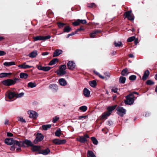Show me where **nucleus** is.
Wrapping results in <instances>:
<instances>
[{
	"mask_svg": "<svg viewBox=\"0 0 157 157\" xmlns=\"http://www.w3.org/2000/svg\"><path fill=\"white\" fill-rule=\"evenodd\" d=\"M20 79L15 78L13 79H8L2 81L1 83L3 85L6 86L13 85L15 83L19 82Z\"/></svg>",
	"mask_w": 157,
	"mask_h": 157,
	"instance_id": "1",
	"label": "nucleus"
},
{
	"mask_svg": "<svg viewBox=\"0 0 157 157\" xmlns=\"http://www.w3.org/2000/svg\"><path fill=\"white\" fill-rule=\"evenodd\" d=\"M117 105H115L113 106H110L107 108L108 112H105L102 114L101 116L102 119H106L112 113V111L114 110L117 107Z\"/></svg>",
	"mask_w": 157,
	"mask_h": 157,
	"instance_id": "2",
	"label": "nucleus"
},
{
	"mask_svg": "<svg viewBox=\"0 0 157 157\" xmlns=\"http://www.w3.org/2000/svg\"><path fill=\"white\" fill-rule=\"evenodd\" d=\"M135 98L133 94H131L126 97V100L124 101L125 103L127 105H131L133 104Z\"/></svg>",
	"mask_w": 157,
	"mask_h": 157,
	"instance_id": "3",
	"label": "nucleus"
},
{
	"mask_svg": "<svg viewBox=\"0 0 157 157\" xmlns=\"http://www.w3.org/2000/svg\"><path fill=\"white\" fill-rule=\"evenodd\" d=\"M88 138V135L87 134H86L83 136H79L76 139V140L80 143H85L87 142Z\"/></svg>",
	"mask_w": 157,
	"mask_h": 157,
	"instance_id": "4",
	"label": "nucleus"
},
{
	"mask_svg": "<svg viewBox=\"0 0 157 157\" xmlns=\"http://www.w3.org/2000/svg\"><path fill=\"white\" fill-rule=\"evenodd\" d=\"M51 36L49 35H48L46 36H37L34 37L33 38L34 40V41L38 40H45L50 38Z\"/></svg>",
	"mask_w": 157,
	"mask_h": 157,
	"instance_id": "5",
	"label": "nucleus"
},
{
	"mask_svg": "<svg viewBox=\"0 0 157 157\" xmlns=\"http://www.w3.org/2000/svg\"><path fill=\"white\" fill-rule=\"evenodd\" d=\"M116 110L117 111V114L121 116H123L126 113V110L122 107L118 106Z\"/></svg>",
	"mask_w": 157,
	"mask_h": 157,
	"instance_id": "6",
	"label": "nucleus"
},
{
	"mask_svg": "<svg viewBox=\"0 0 157 157\" xmlns=\"http://www.w3.org/2000/svg\"><path fill=\"white\" fill-rule=\"evenodd\" d=\"M22 141H18L17 140H13V144L16 147V150L17 151H20L21 150V147H23L22 146V143L20 142Z\"/></svg>",
	"mask_w": 157,
	"mask_h": 157,
	"instance_id": "7",
	"label": "nucleus"
},
{
	"mask_svg": "<svg viewBox=\"0 0 157 157\" xmlns=\"http://www.w3.org/2000/svg\"><path fill=\"white\" fill-rule=\"evenodd\" d=\"M44 138V136L41 133H38L36 139L33 142L34 143L36 144L38 142L41 141L43 140Z\"/></svg>",
	"mask_w": 157,
	"mask_h": 157,
	"instance_id": "8",
	"label": "nucleus"
},
{
	"mask_svg": "<svg viewBox=\"0 0 157 157\" xmlns=\"http://www.w3.org/2000/svg\"><path fill=\"white\" fill-rule=\"evenodd\" d=\"M20 142L22 143V146L24 147L25 146V144L28 146H32L33 145L31 141L27 139H25L24 141H22Z\"/></svg>",
	"mask_w": 157,
	"mask_h": 157,
	"instance_id": "9",
	"label": "nucleus"
},
{
	"mask_svg": "<svg viewBox=\"0 0 157 157\" xmlns=\"http://www.w3.org/2000/svg\"><path fill=\"white\" fill-rule=\"evenodd\" d=\"M132 11L129 10L125 12L124 14V15L125 16L126 18H127L128 19L132 21L134 20V17L131 14Z\"/></svg>",
	"mask_w": 157,
	"mask_h": 157,
	"instance_id": "10",
	"label": "nucleus"
},
{
	"mask_svg": "<svg viewBox=\"0 0 157 157\" xmlns=\"http://www.w3.org/2000/svg\"><path fill=\"white\" fill-rule=\"evenodd\" d=\"M68 69H74L76 68V65L73 61H69L67 64Z\"/></svg>",
	"mask_w": 157,
	"mask_h": 157,
	"instance_id": "11",
	"label": "nucleus"
},
{
	"mask_svg": "<svg viewBox=\"0 0 157 157\" xmlns=\"http://www.w3.org/2000/svg\"><path fill=\"white\" fill-rule=\"evenodd\" d=\"M52 142L57 145H60L65 143L66 141L65 140H60L58 139H55L53 140Z\"/></svg>",
	"mask_w": 157,
	"mask_h": 157,
	"instance_id": "12",
	"label": "nucleus"
},
{
	"mask_svg": "<svg viewBox=\"0 0 157 157\" xmlns=\"http://www.w3.org/2000/svg\"><path fill=\"white\" fill-rule=\"evenodd\" d=\"M28 113L29 114L30 117L33 118L34 119L36 118L38 115L36 112L33 110L28 111Z\"/></svg>",
	"mask_w": 157,
	"mask_h": 157,
	"instance_id": "13",
	"label": "nucleus"
},
{
	"mask_svg": "<svg viewBox=\"0 0 157 157\" xmlns=\"http://www.w3.org/2000/svg\"><path fill=\"white\" fill-rule=\"evenodd\" d=\"M16 94L14 92H7L6 94V95L10 99H11L15 97Z\"/></svg>",
	"mask_w": 157,
	"mask_h": 157,
	"instance_id": "14",
	"label": "nucleus"
},
{
	"mask_svg": "<svg viewBox=\"0 0 157 157\" xmlns=\"http://www.w3.org/2000/svg\"><path fill=\"white\" fill-rule=\"evenodd\" d=\"M49 89L51 90L53 92H56L58 90V88L56 84H51L49 86Z\"/></svg>",
	"mask_w": 157,
	"mask_h": 157,
	"instance_id": "15",
	"label": "nucleus"
},
{
	"mask_svg": "<svg viewBox=\"0 0 157 157\" xmlns=\"http://www.w3.org/2000/svg\"><path fill=\"white\" fill-rule=\"evenodd\" d=\"M56 73L59 75H63L66 73V71L65 69H58Z\"/></svg>",
	"mask_w": 157,
	"mask_h": 157,
	"instance_id": "16",
	"label": "nucleus"
},
{
	"mask_svg": "<svg viewBox=\"0 0 157 157\" xmlns=\"http://www.w3.org/2000/svg\"><path fill=\"white\" fill-rule=\"evenodd\" d=\"M63 52L62 50L60 49L56 50L53 53V57H55L61 54Z\"/></svg>",
	"mask_w": 157,
	"mask_h": 157,
	"instance_id": "17",
	"label": "nucleus"
},
{
	"mask_svg": "<svg viewBox=\"0 0 157 157\" xmlns=\"http://www.w3.org/2000/svg\"><path fill=\"white\" fill-rule=\"evenodd\" d=\"M149 74V71L147 70L144 72V75L142 77V79L144 81L148 77Z\"/></svg>",
	"mask_w": 157,
	"mask_h": 157,
	"instance_id": "18",
	"label": "nucleus"
},
{
	"mask_svg": "<svg viewBox=\"0 0 157 157\" xmlns=\"http://www.w3.org/2000/svg\"><path fill=\"white\" fill-rule=\"evenodd\" d=\"M5 143L8 145H11L13 144V140L12 138L6 139L5 140Z\"/></svg>",
	"mask_w": 157,
	"mask_h": 157,
	"instance_id": "19",
	"label": "nucleus"
},
{
	"mask_svg": "<svg viewBox=\"0 0 157 157\" xmlns=\"http://www.w3.org/2000/svg\"><path fill=\"white\" fill-rule=\"evenodd\" d=\"M59 82L60 85L62 86H65L67 85V83L65 79L63 78L59 79Z\"/></svg>",
	"mask_w": 157,
	"mask_h": 157,
	"instance_id": "20",
	"label": "nucleus"
},
{
	"mask_svg": "<svg viewBox=\"0 0 157 157\" xmlns=\"http://www.w3.org/2000/svg\"><path fill=\"white\" fill-rule=\"evenodd\" d=\"M37 51L36 50H34L31 53H29V56L32 58H33L36 57L37 55Z\"/></svg>",
	"mask_w": 157,
	"mask_h": 157,
	"instance_id": "21",
	"label": "nucleus"
},
{
	"mask_svg": "<svg viewBox=\"0 0 157 157\" xmlns=\"http://www.w3.org/2000/svg\"><path fill=\"white\" fill-rule=\"evenodd\" d=\"M18 67L21 68L25 69L31 68L32 67L31 66H29L28 65H26V64L25 63H24L23 64L18 65Z\"/></svg>",
	"mask_w": 157,
	"mask_h": 157,
	"instance_id": "22",
	"label": "nucleus"
},
{
	"mask_svg": "<svg viewBox=\"0 0 157 157\" xmlns=\"http://www.w3.org/2000/svg\"><path fill=\"white\" fill-rule=\"evenodd\" d=\"M28 75L24 73H21L20 74L19 76L21 78L26 79L28 77Z\"/></svg>",
	"mask_w": 157,
	"mask_h": 157,
	"instance_id": "23",
	"label": "nucleus"
},
{
	"mask_svg": "<svg viewBox=\"0 0 157 157\" xmlns=\"http://www.w3.org/2000/svg\"><path fill=\"white\" fill-rule=\"evenodd\" d=\"M11 73H2L0 74V78H3L10 75H11Z\"/></svg>",
	"mask_w": 157,
	"mask_h": 157,
	"instance_id": "24",
	"label": "nucleus"
},
{
	"mask_svg": "<svg viewBox=\"0 0 157 157\" xmlns=\"http://www.w3.org/2000/svg\"><path fill=\"white\" fill-rule=\"evenodd\" d=\"M101 31L97 30L95 31L93 33H90V36L91 38H93L95 36V35L97 33H100L101 32Z\"/></svg>",
	"mask_w": 157,
	"mask_h": 157,
	"instance_id": "25",
	"label": "nucleus"
},
{
	"mask_svg": "<svg viewBox=\"0 0 157 157\" xmlns=\"http://www.w3.org/2000/svg\"><path fill=\"white\" fill-rule=\"evenodd\" d=\"M89 84L92 87H94L97 85V82L95 80L89 82Z\"/></svg>",
	"mask_w": 157,
	"mask_h": 157,
	"instance_id": "26",
	"label": "nucleus"
},
{
	"mask_svg": "<svg viewBox=\"0 0 157 157\" xmlns=\"http://www.w3.org/2000/svg\"><path fill=\"white\" fill-rule=\"evenodd\" d=\"M50 152V150L48 148L46 149L42 150L41 153L44 155H48Z\"/></svg>",
	"mask_w": 157,
	"mask_h": 157,
	"instance_id": "27",
	"label": "nucleus"
},
{
	"mask_svg": "<svg viewBox=\"0 0 157 157\" xmlns=\"http://www.w3.org/2000/svg\"><path fill=\"white\" fill-rule=\"evenodd\" d=\"M126 78L123 76H121L119 78V82L121 84H124L126 81Z\"/></svg>",
	"mask_w": 157,
	"mask_h": 157,
	"instance_id": "28",
	"label": "nucleus"
},
{
	"mask_svg": "<svg viewBox=\"0 0 157 157\" xmlns=\"http://www.w3.org/2000/svg\"><path fill=\"white\" fill-rule=\"evenodd\" d=\"M3 65L4 66L8 67L10 66L15 65V63L14 62H5L4 63Z\"/></svg>",
	"mask_w": 157,
	"mask_h": 157,
	"instance_id": "29",
	"label": "nucleus"
},
{
	"mask_svg": "<svg viewBox=\"0 0 157 157\" xmlns=\"http://www.w3.org/2000/svg\"><path fill=\"white\" fill-rule=\"evenodd\" d=\"M40 149V147L37 146H33L32 150L33 151H38Z\"/></svg>",
	"mask_w": 157,
	"mask_h": 157,
	"instance_id": "30",
	"label": "nucleus"
},
{
	"mask_svg": "<svg viewBox=\"0 0 157 157\" xmlns=\"http://www.w3.org/2000/svg\"><path fill=\"white\" fill-rule=\"evenodd\" d=\"M58 59L57 58H54L52 59L49 63V65H53L56 63V62H58Z\"/></svg>",
	"mask_w": 157,
	"mask_h": 157,
	"instance_id": "31",
	"label": "nucleus"
},
{
	"mask_svg": "<svg viewBox=\"0 0 157 157\" xmlns=\"http://www.w3.org/2000/svg\"><path fill=\"white\" fill-rule=\"evenodd\" d=\"M129 72L128 70V69H123L121 72V74L123 76H127L128 75Z\"/></svg>",
	"mask_w": 157,
	"mask_h": 157,
	"instance_id": "32",
	"label": "nucleus"
},
{
	"mask_svg": "<svg viewBox=\"0 0 157 157\" xmlns=\"http://www.w3.org/2000/svg\"><path fill=\"white\" fill-rule=\"evenodd\" d=\"M43 130H47L48 128L51 127V124H49L47 125H43L42 126Z\"/></svg>",
	"mask_w": 157,
	"mask_h": 157,
	"instance_id": "33",
	"label": "nucleus"
},
{
	"mask_svg": "<svg viewBox=\"0 0 157 157\" xmlns=\"http://www.w3.org/2000/svg\"><path fill=\"white\" fill-rule=\"evenodd\" d=\"M36 84L35 83H33L32 82H30L28 83V86L29 87H30L33 88L34 87L36 86Z\"/></svg>",
	"mask_w": 157,
	"mask_h": 157,
	"instance_id": "34",
	"label": "nucleus"
},
{
	"mask_svg": "<svg viewBox=\"0 0 157 157\" xmlns=\"http://www.w3.org/2000/svg\"><path fill=\"white\" fill-rule=\"evenodd\" d=\"M87 107L85 105L81 106L79 108V109L83 112L86 111L87 110Z\"/></svg>",
	"mask_w": 157,
	"mask_h": 157,
	"instance_id": "35",
	"label": "nucleus"
},
{
	"mask_svg": "<svg viewBox=\"0 0 157 157\" xmlns=\"http://www.w3.org/2000/svg\"><path fill=\"white\" fill-rule=\"evenodd\" d=\"M71 30V28L69 26H67L65 27L63 30L64 32L68 33Z\"/></svg>",
	"mask_w": 157,
	"mask_h": 157,
	"instance_id": "36",
	"label": "nucleus"
},
{
	"mask_svg": "<svg viewBox=\"0 0 157 157\" xmlns=\"http://www.w3.org/2000/svg\"><path fill=\"white\" fill-rule=\"evenodd\" d=\"M36 67L37 69H51V67H44L42 66L41 65H36Z\"/></svg>",
	"mask_w": 157,
	"mask_h": 157,
	"instance_id": "37",
	"label": "nucleus"
},
{
	"mask_svg": "<svg viewBox=\"0 0 157 157\" xmlns=\"http://www.w3.org/2000/svg\"><path fill=\"white\" fill-rule=\"evenodd\" d=\"M83 94L85 96L87 97H88V90L87 88H84V90Z\"/></svg>",
	"mask_w": 157,
	"mask_h": 157,
	"instance_id": "38",
	"label": "nucleus"
},
{
	"mask_svg": "<svg viewBox=\"0 0 157 157\" xmlns=\"http://www.w3.org/2000/svg\"><path fill=\"white\" fill-rule=\"evenodd\" d=\"M91 140L92 141L93 143L95 145H97L98 144V141L94 137H92L91 138Z\"/></svg>",
	"mask_w": 157,
	"mask_h": 157,
	"instance_id": "39",
	"label": "nucleus"
},
{
	"mask_svg": "<svg viewBox=\"0 0 157 157\" xmlns=\"http://www.w3.org/2000/svg\"><path fill=\"white\" fill-rule=\"evenodd\" d=\"M154 82L151 80H148L146 82V84L148 85H151L154 84Z\"/></svg>",
	"mask_w": 157,
	"mask_h": 157,
	"instance_id": "40",
	"label": "nucleus"
},
{
	"mask_svg": "<svg viewBox=\"0 0 157 157\" xmlns=\"http://www.w3.org/2000/svg\"><path fill=\"white\" fill-rule=\"evenodd\" d=\"M121 44L122 43L120 41H118L117 42H115L114 43V45L116 47H119L121 46Z\"/></svg>",
	"mask_w": 157,
	"mask_h": 157,
	"instance_id": "41",
	"label": "nucleus"
},
{
	"mask_svg": "<svg viewBox=\"0 0 157 157\" xmlns=\"http://www.w3.org/2000/svg\"><path fill=\"white\" fill-rule=\"evenodd\" d=\"M24 93H21L19 94H16L15 97L17 98H20L24 96Z\"/></svg>",
	"mask_w": 157,
	"mask_h": 157,
	"instance_id": "42",
	"label": "nucleus"
},
{
	"mask_svg": "<svg viewBox=\"0 0 157 157\" xmlns=\"http://www.w3.org/2000/svg\"><path fill=\"white\" fill-rule=\"evenodd\" d=\"M136 77L135 75H132L129 76V79L131 81H133L136 80Z\"/></svg>",
	"mask_w": 157,
	"mask_h": 157,
	"instance_id": "43",
	"label": "nucleus"
},
{
	"mask_svg": "<svg viewBox=\"0 0 157 157\" xmlns=\"http://www.w3.org/2000/svg\"><path fill=\"white\" fill-rule=\"evenodd\" d=\"M135 37L134 36H132L128 38L127 40L128 42H131L133 41L135 39Z\"/></svg>",
	"mask_w": 157,
	"mask_h": 157,
	"instance_id": "44",
	"label": "nucleus"
},
{
	"mask_svg": "<svg viewBox=\"0 0 157 157\" xmlns=\"http://www.w3.org/2000/svg\"><path fill=\"white\" fill-rule=\"evenodd\" d=\"M73 25L75 26H77L80 25L79 21H78V19H77L73 23Z\"/></svg>",
	"mask_w": 157,
	"mask_h": 157,
	"instance_id": "45",
	"label": "nucleus"
},
{
	"mask_svg": "<svg viewBox=\"0 0 157 157\" xmlns=\"http://www.w3.org/2000/svg\"><path fill=\"white\" fill-rule=\"evenodd\" d=\"M61 132L60 129H58L55 132V134L56 136H59L60 135Z\"/></svg>",
	"mask_w": 157,
	"mask_h": 157,
	"instance_id": "46",
	"label": "nucleus"
},
{
	"mask_svg": "<svg viewBox=\"0 0 157 157\" xmlns=\"http://www.w3.org/2000/svg\"><path fill=\"white\" fill-rule=\"evenodd\" d=\"M78 21H79L80 24H86L87 22L86 20H81L78 19Z\"/></svg>",
	"mask_w": 157,
	"mask_h": 157,
	"instance_id": "47",
	"label": "nucleus"
},
{
	"mask_svg": "<svg viewBox=\"0 0 157 157\" xmlns=\"http://www.w3.org/2000/svg\"><path fill=\"white\" fill-rule=\"evenodd\" d=\"M89 157H96L92 151H89Z\"/></svg>",
	"mask_w": 157,
	"mask_h": 157,
	"instance_id": "48",
	"label": "nucleus"
},
{
	"mask_svg": "<svg viewBox=\"0 0 157 157\" xmlns=\"http://www.w3.org/2000/svg\"><path fill=\"white\" fill-rule=\"evenodd\" d=\"M59 119V117H58L56 116L53 117L52 120V122L54 123H56Z\"/></svg>",
	"mask_w": 157,
	"mask_h": 157,
	"instance_id": "49",
	"label": "nucleus"
},
{
	"mask_svg": "<svg viewBox=\"0 0 157 157\" xmlns=\"http://www.w3.org/2000/svg\"><path fill=\"white\" fill-rule=\"evenodd\" d=\"M57 25L59 28H61L63 27L65 25V24L61 22H58Z\"/></svg>",
	"mask_w": 157,
	"mask_h": 157,
	"instance_id": "50",
	"label": "nucleus"
},
{
	"mask_svg": "<svg viewBox=\"0 0 157 157\" xmlns=\"http://www.w3.org/2000/svg\"><path fill=\"white\" fill-rule=\"evenodd\" d=\"M96 6L95 4L94 3H91L89 4V7L94 8Z\"/></svg>",
	"mask_w": 157,
	"mask_h": 157,
	"instance_id": "51",
	"label": "nucleus"
},
{
	"mask_svg": "<svg viewBox=\"0 0 157 157\" xmlns=\"http://www.w3.org/2000/svg\"><path fill=\"white\" fill-rule=\"evenodd\" d=\"M84 30V28L82 27H80V28L78 29H77L75 31V33H77L78 32L82 30Z\"/></svg>",
	"mask_w": 157,
	"mask_h": 157,
	"instance_id": "52",
	"label": "nucleus"
},
{
	"mask_svg": "<svg viewBox=\"0 0 157 157\" xmlns=\"http://www.w3.org/2000/svg\"><path fill=\"white\" fill-rule=\"evenodd\" d=\"M76 34V33H75V32H72L71 33L69 34H68L66 37L67 38H69L70 36H72L74 35L75 34Z\"/></svg>",
	"mask_w": 157,
	"mask_h": 157,
	"instance_id": "53",
	"label": "nucleus"
},
{
	"mask_svg": "<svg viewBox=\"0 0 157 157\" xmlns=\"http://www.w3.org/2000/svg\"><path fill=\"white\" fill-rule=\"evenodd\" d=\"M18 121H20L22 122H25L26 121L22 117H20L19 118Z\"/></svg>",
	"mask_w": 157,
	"mask_h": 157,
	"instance_id": "54",
	"label": "nucleus"
},
{
	"mask_svg": "<svg viewBox=\"0 0 157 157\" xmlns=\"http://www.w3.org/2000/svg\"><path fill=\"white\" fill-rule=\"evenodd\" d=\"M66 65H62L59 66V69H66Z\"/></svg>",
	"mask_w": 157,
	"mask_h": 157,
	"instance_id": "55",
	"label": "nucleus"
},
{
	"mask_svg": "<svg viewBox=\"0 0 157 157\" xmlns=\"http://www.w3.org/2000/svg\"><path fill=\"white\" fill-rule=\"evenodd\" d=\"M118 89L117 88H113L112 89V91L114 93H116Z\"/></svg>",
	"mask_w": 157,
	"mask_h": 157,
	"instance_id": "56",
	"label": "nucleus"
},
{
	"mask_svg": "<svg viewBox=\"0 0 157 157\" xmlns=\"http://www.w3.org/2000/svg\"><path fill=\"white\" fill-rule=\"evenodd\" d=\"M6 54V53L3 51H0V56H3Z\"/></svg>",
	"mask_w": 157,
	"mask_h": 157,
	"instance_id": "57",
	"label": "nucleus"
},
{
	"mask_svg": "<svg viewBox=\"0 0 157 157\" xmlns=\"http://www.w3.org/2000/svg\"><path fill=\"white\" fill-rule=\"evenodd\" d=\"M105 74L106 76V77L108 78H109L110 77V74L108 72H106L105 73Z\"/></svg>",
	"mask_w": 157,
	"mask_h": 157,
	"instance_id": "58",
	"label": "nucleus"
},
{
	"mask_svg": "<svg viewBox=\"0 0 157 157\" xmlns=\"http://www.w3.org/2000/svg\"><path fill=\"white\" fill-rule=\"evenodd\" d=\"M16 148V147H15V146H14V145L12 146L11 147V148H10V150H12V151H13L14 150H15V148Z\"/></svg>",
	"mask_w": 157,
	"mask_h": 157,
	"instance_id": "59",
	"label": "nucleus"
},
{
	"mask_svg": "<svg viewBox=\"0 0 157 157\" xmlns=\"http://www.w3.org/2000/svg\"><path fill=\"white\" fill-rule=\"evenodd\" d=\"M7 135L8 136L10 137L12 136H13V134L10 132H7Z\"/></svg>",
	"mask_w": 157,
	"mask_h": 157,
	"instance_id": "60",
	"label": "nucleus"
},
{
	"mask_svg": "<svg viewBox=\"0 0 157 157\" xmlns=\"http://www.w3.org/2000/svg\"><path fill=\"white\" fill-rule=\"evenodd\" d=\"M49 54V53L47 52H44L42 53V55L43 56H46L48 55Z\"/></svg>",
	"mask_w": 157,
	"mask_h": 157,
	"instance_id": "61",
	"label": "nucleus"
},
{
	"mask_svg": "<svg viewBox=\"0 0 157 157\" xmlns=\"http://www.w3.org/2000/svg\"><path fill=\"white\" fill-rule=\"evenodd\" d=\"M87 116H80L78 117V118L79 119H81L82 118H85Z\"/></svg>",
	"mask_w": 157,
	"mask_h": 157,
	"instance_id": "62",
	"label": "nucleus"
},
{
	"mask_svg": "<svg viewBox=\"0 0 157 157\" xmlns=\"http://www.w3.org/2000/svg\"><path fill=\"white\" fill-rule=\"evenodd\" d=\"M112 124H113V122L111 121H108V124L110 126V125H112Z\"/></svg>",
	"mask_w": 157,
	"mask_h": 157,
	"instance_id": "63",
	"label": "nucleus"
},
{
	"mask_svg": "<svg viewBox=\"0 0 157 157\" xmlns=\"http://www.w3.org/2000/svg\"><path fill=\"white\" fill-rule=\"evenodd\" d=\"M129 57L130 58H133L134 56L132 54H130L129 55Z\"/></svg>",
	"mask_w": 157,
	"mask_h": 157,
	"instance_id": "64",
	"label": "nucleus"
}]
</instances>
